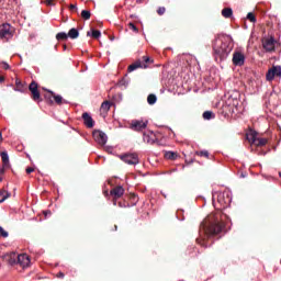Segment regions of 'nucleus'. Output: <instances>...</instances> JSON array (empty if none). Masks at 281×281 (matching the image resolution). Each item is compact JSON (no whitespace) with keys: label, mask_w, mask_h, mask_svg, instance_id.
I'll use <instances>...</instances> for the list:
<instances>
[{"label":"nucleus","mask_w":281,"mask_h":281,"mask_svg":"<svg viewBox=\"0 0 281 281\" xmlns=\"http://www.w3.org/2000/svg\"><path fill=\"white\" fill-rule=\"evenodd\" d=\"M64 49H67V45L66 44H64Z\"/></svg>","instance_id":"obj_49"},{"label":"nucleus","mask_w":281,"mask_h":281,"mask_svg":"<svg viewBox=\"0 0 281 281\" xmlns=\"http://www.w3.org/2000/svg\"><path fill=\"white\" fill-rule=\"evenodd\" d=\"M81 19H83L85 21H89V19H91V11L82 10L81 11Z\"/></svg>","instance_id":"obj_29"},{"label":"nucleus","mask_w":281,"mask_h":281,"mask_svg":"<svg viewBox=\"0 0 281 281\" xmlns=\"http://www.w3.org/2000/svg\"><path fill=\"white\" fill-rule=\"evenodd\" d=\"M157 14H159V16H164V14H166V9L164 7H159L157 10Z\"/></svg>","instance_id":"obj_35"},{"label":"nucleus","mask_w":281,"mask_h":281,"mask_svg":"<svg viewBox=\"0 0 281 281\" xmlns=\"http://www.w3.org/2000/svg\"><path fill=\"white\" fill-rule=\"evenodd\" d=\"M4 260H7L9 265H18L19 255H16L15 252H11L4 256Z\"/></svg>","instance_id":"obj_17"},{"label":"nucleus","mask_w":281,"mask_h":281,"mask_svg":"<svg viewBox=\"0 0 281 281\" xmlns=\"http://www.w3.org/2000/svg\"><path fill=\"white\" fill-rule=\"evenodd\" d=\"M25 89H27V87L23 82H21V80L16 79L15 80V91L23 92V91H25Z\"/></svg>","instance_id":"obj_24"},{"label":"nucleus","mask_w":281,"mask_h":281,"mask_svg":"<svg viewBox=\"0 0 281 281\" xmlns=\"http://www.w3.org/2000/svg\"><path fill=\"white\" fill-rule=\"evenodd\" d=\"M54 4V0H47V5H53Z\"/></svg>","instance_id":"obj_45"},{"label":"nucleus","mask_w":281,"mask_h":281,"mask_svg":"<svg viewBox=\"0 0 281 281\" xmlns=\"http://www.w3.org/2000/svg\"><path fill=\"white\" fill-rule=\"evenodd\" d=\"M111 196H114L113 204L115 205L117 199L124 196V187L117 186L110 191Z\"/></svg>","instance_id":"obj_13"},{"label":"nucleus","mask_w":281,"mask_h":281,"mask_svg":"<svg viewBox=\"0 0 281 281\" xmlns=\"http://www.w3.org/2000/svg\"><path fill=\"white\" fill-rule=\"evenodd\" d=\"M69 10H71V12H78V7H76V4H70Z\"/></svg>","instance_id":"obj_38"},{"label":"nucleus","mask_w":281,"mask_h":281,"mask_svg":"<svg viewBox=\"0 0 281 281\" xmlns=\"http://www.w3.org/2000/svg\"><path fill=\"white\" fill-rule=\"evenodd\" d=\"M82 120H83V124L85 126H87V128H93V126H95V121H93V117H91V115L89 113H83L82 114Z\"/></svg>","instance_id":"obj_16"},{"label":"nucleus","mask_w":281,"mask_h":281,"mask_svg":"<svg viewBox=\"0 0 281 281\" xmlns=\"http://www.w3.org/2000/svg\"><path fill=\"white\" fill-rule=\"evenodd\" d=\"M226 104H228V106L231 108V113H236L240 111V100H238V98L236 97H229L226 101Z\"/></svg>","instance_id":"obj_9"},{"label":"nucleus","mask_w":281,"mask_h":281,"mask_svg":"<svg viewBox=\"0 0 281 281\" xmlns=\"http://www.w3.org/2000/svg\"><path fill=\"white\" fill-rule=\"evenodd\" d=\"M57 278H65V273L58 272V273H57Z\"/></svg>","instance_id":"obj_44"},{"label":"nucleus","mask_w":281,"mask_h":281,"mask_svg":"<svg viewBox=\"0 0 281 281\" xmlns=\"http://www.w3.org/2000/svg\"><path fill=\"white\" fill-rule=\"evenodd\" d=\"M279 177L281 178V171L279 172Z\"/></svg>","instance_id":"obj_50"},{"label":"nucleus","mask_w":281,"mask_h":281,"mask_svg":"<svg viewBox=\"0 0 281 281\" xmlns=\"http://www.w3.org/2000/svg\"><path fill=\"white\" fill-rule=\"evenodd\" d=\"M195 155H198V157H205L206 159H210V151L207 150L195 151Z\"/></svg>","instance_id":"obj_31"},{"label":"nucleus","mask_w":281,"mask_h":281,"mask_svg":"<svg viewBox=\"0 0 281 281\" xmlns=\"http://www.w3.org/2000/svg\"><path fill=\"white\" fill-rule=\"evenodd\" d=\"M0 236L2 238H8L9 234L5 229H3L1 226H0Z\"/></svg>","instance_id":"obj_34"},{"label":"nucleus","mask_w":281,"mask_h":281,"mask_svg":"<svg viewBox=\"0 0 281 281\" xmlns=\"http://www.w3.org/2000/svg\"><path fill=\"white\" fill-rule=\"evenodd\" d=\"M146 126H148V122H144V121H132L131 123V128L132 131H144L146 128Z\"/></svg>","instance_id":"obj_14"},{"label":"nucleus","mask_w":281,"mask_h":281,"mask_svg":"<svg viewBox=\"0 0 281 281\" xmlns=\"http://www.w3.org/2000/svg\"><path fill=\"white\" fill-rule=\"evenodd\" d=\"M0 157L2 159V165H4V168H10V156H8V151H1Z\"/></svg>","instance_id":"obj_19"},{"label":"nucleus","mask_w":281,"mask_h":281,"mask_svg":"<svg viewBox=\"0 0 281 281\" xmlns=\"http://www.w3.org/2000/svg\"><path fill=\"white\" fill-rule=\"evenodd\" d=\"M132 201H134L135 203H137L139 201V198L136 194H132L131 195Z\"/></svg>","instance_id":"obj_40"},{"label":"nucleus","mask_w":281,"mask_h":281,"mask_svg":"<svg viewBox=\"0 0 281 281\" xmlns=\"http://www.w3.org/2000/svg\"><path fill=\"white\" fill-rule=\"evenodd\" d=\"M247 19L250 23H256V15L252 12L247 14Z\"/></svg>","instance_id":"obj_33"},{"label":"nucleus","mask_w":281,"mask_h":281,"mask_svg":"<svg viewBox=\"0 0 281 281\" xmlns=\"http://www.w3.org/2000/svg\"><path fill=\"white\" fill-rule=\"evenodd\" d=\"M57 41H67L69 38L68 34L65 32H60L56 34Z\"/></svg>","instance_id":"obj_30"},{"label":"nucleus","mask_w":281,"mask_h":281,"mask_svg":"<svg viewBox=\"0 0 281 281\" xmlns=\"http://www.w3.org/2000/svg\"><path fill=\"white\" fill-rule=\"evenodd\" d=\"M14 36V27L10 23L0 24V38L1 41H10Z\"/></svg>","instance_id":"obj_4"},{"label":"nucleus","mask_w":281,"mask_h":281,"mask_svg":"<svg viewBox=\"0 0 281 281\" xmlns=\"http://www.w3.org/2000/svg\"><path fill=\"white\" fill-rule=\"evenodd\" d=\"M233 14H234V11L232 10V8H224L222 10V16H224V19H232Z\"/></svg>","instance_id":"obj_22"},{"label":"nucleus","mask_w":281,"mask_h":281,"mask_svg":"<svg viewBox=\"0 0 281 281\" xmlns=\"http://www.w3.org/2000/svg\"><path fill=\"white\" fill-rule=\"evenodd\" d=\"M233 65L236 67H243V65H245V54L241 52H235L233 54Z\"/></svg>","instance_id":"obj_12"},{"label":"nucleus","mask_w":281,"mask_h":281,"mask_svg":"<svg viewBox=\"0 0 281 281\" xmlns=\"http://www.w3.org/2000/svg\"><path fill=\"white\" fill-rule=\"evenodd\" d=\"M232 52V48L229 47V42L227 38H215L213 42V53L215 56H218V58H226V56Z\"/></svg>","instance_id":"obj_2"},{"label":"nucleus","mask_w":281,"mask_h":281,"mask_svg":"<svg viewBox=\"0 0 281 281\" xmlns=\"http://www.w3.org/2000/svg\"><path fill=\"white\" fill-rule=\"evenodd\" d=\"M262 47L266 52H276V38L266 37L262 40Z\"/></svg>","instance_id":"obj_11"},{"label":"nucleus","mask_w":281,"mask_h":281,"mask_svg":"<svg viewBox=\"0 0 281 281\" xmlns=\"http://www.w3.org/2000/svg\"><path fill=\"white\" fill-rule=\"evenodd\" d=\"M276 76L278 78H281V67L280 66H273L272 68H270L268 70V72L266 74V80H268V82H271L273 80V78H276Z\"/></svg>","instance_id":"obj_10"},{"label":"nucleus","mask_w":281,"mask_h":281,"mask_svg":"<svg viewBox=\"0 0 281 281\" xmlns=\"http://www.w3.org/2000/svg\"><path fill=\"white\" fill-rule=\"evenodd\" d=\"M223 207H227V204L223 205Z\"/></svg>","instance_id":"obj_51"},{"label":"nucleus","mask_w":281,"mask_h":281,"mask_svg":"<svg viewBox=\"0 0 281 281\" xmlns=\"http://www.w3.org/2000/svg\"><path fill=\"white\" fill-rule=\"evenodd\" d=\"M221 199H223V195H220V196H218V202H220V203H221Z\"/></svg>","instance_id":"obj_47"},{"label":"nucleus","mask_w":281,"mask_h":281,"mask_svg":"<svg viewBox=\"0 0 281 281\" xmlns=\"http://www.w3.org/2000/svg\"><path fill=\"white\" fill-rule=\"evenodd\" d=\"M32 172H34V168L27 167L26 168V175H32Z\"/></svg>","instance_id":"obj_42"},{"label":"nucleus","mask_w":281,"mask_h":281,"mask_svg":"<svg viewBox=\"0 0 281 281\" xmlns=\"http://www.w3.org/2000/svg\"><path fill=\"white\" fill-rule=\"evenodd\" d=\"M128 27H130V30H133V32H139V30L137 29V26H136L135 24H133V23H130V24H128Z\"/></svg>","instance_id":"obj_37"},{"label":"nucleus","mask_w":281,"mask_h":281,"mask_svg":"<svg viewBox=\"0 0 281 281\" xmlns=\"http://www.w3.org/2000/svg\"><path fill=\"white\" fill-rule=\"evenodd\" d=\"M110 110H111V102L105 101L101 104L100 113H102L103 115H106V113H109Z\"/></svg>","instance_id":"obj_20"},{"label":"nucleus","mask_w":281,"mask_h":281,"mask_svg":"<svg viewBox=\"0 0 281 281\" xmlns=\"http://www.w3.org/2000/svg\"><path fill=\"white\" fill-rule=\"evenodd\" d=\"M144 142H147V144H155L154 139H150V136H144Z\"/></svg>","instance_id":"obj_36"},{"label":"nucleus","mask_w":281,"mask_h":281,"mask_svg":"<svg viewBox=\"0 0 281 281\" xmlns=\"http://www.w3.org/2000/svg\"><path fill=\"white\" fill-rule=\"evenodd\" d=\"M3 82H5V77L0 75V85L3 83Z\"/></svg>","instance_id":"obj_43"},{"label":"nucleus","mask_w":281,"mask_h":281,"mask_svg":"<svg viewBox=\"0 0 281 281\" xmlns=\"http://www.w3.org/2000/svg\"><path fill=\"white\" fill-rule=\"evenodd\" d=\"M114 229H115V232H117V225H114Z\"/></svg>","instance_id":"obj_48"},{"label":"nucleus","mask_w":281,"mask_h":281,"mask_svg":"<svg viewBox=\"0 0 281 281\" xmlns=\"http://www.w3.org/2000/svg\"><path fill=\"white\" fill-rule=\"evenodd\" d=\"M267 142H268L267 138L257 137L254 146H267Z\"/></svg>","instance_id":"obj_28"},{"label":"nucleus","mask_w":281,"mask_h":281,"mask_svg":"<svg viewBox=\"0 0 281 281\" xmlns=\"http://www.w3.org/2000/svg\"><path fill=\"white\" fill-rule=\"evenodd\" d=\"M92 137L100 146H104L109 139L106 134L100 130H94L92 132Z\"/></svg>","instance_id":"obj_8"},{"label":"nucleus","mask_w":281,"mask_h":281,"mask_svg":"<svg viewBox=\"0 0 281 281\" xmlns=\"http://www.w3.org/2000/svg\"><path fill=\"white\" fill-rule=\"evenodd\" d=\"M29 91H31V98L34 102H43L41 92L38 91V83L36 81H32L29 85Z\"/></svg>","instance_id":"obj_6"},{"label":"nucleus","mask_w":281,"mask_h":281,"mask_svg":"<svg viewBox=\"0 0 281 281\" xmlns=\"http://www.w3.org/2000/svg\"><path fill=\"white\" fill-rule=\"evenodd\" d=\"M1 142H3V136H2V134L0 132V144H1Z\"/></svg>","instance_id":"obj_46"},{"label":"nucleus","mask_w":281,"mask_h":281,"mask_svg":"<svg viewBox=\"0 0 281 281\" xmlns=\"http://www.w3.org/2000/svg\"><path fill=\"white\" fill-rule=\"evenodd\" d=\"M80 36V32L77 29H70L68 32V38L76 40Z\"/></svg>","instance_id":"obj_23"},{"label":"nucleus","mask_w":281,"mask_h":281,"mask_svg":"<svg viewBox=\"0 0 281 281\" xmlns=\"http://www.w3.org/2000/svg\"><path fill=\"white\" fill-rule=\"evenodd\" d=\"M120 159L128 166H137L139 164V156L137 154H124L120 156Z\"/></svg>","instance_id":"obj_7"},{"label":"nucleus","mask_w":281,"mask_h":281,"mask_svg":"<svg viewBox=\"0 0 281 281\" xmlns=\"http://www.w3.org/2000/svg\"><path fill=\"white\" fill-rule=\"evenodd\" d=\"M223 229H225L223 213L218 211L209 215L200 225V238L196 239V244L201 245V247H207L205 239L210 238V236H218Z\"/></svg>","instance_id":"obj_1"},{"label":"nucleus","mask_w":281,"mask_h":281,"mask_svg":"<svg viewBox=\"0 0 281 281\" xmlns=\"http://www.w3.org/2000/svg\"><path fill=\"white\" fill-rule=\"evenodd\" d=\"M155 60L148 56H143L140 59L136 60L134 64L130 65L127 71H135V69H148Z\"/></svg>","instance_id":"obj_3"},{"label":"nucleus","mask_w":281,"mask_h":281,"mask_svg":"<svg viewBox=\"0 0 281 281\" xmlns=\"http://www.w3.org/2000/svg\"><path fill=\"white\" fill-rule=\"evenodd\" d=\"M16 265H20V267H22V269L30 267V256H27L25 254L18 255V263Z\"/></svg>","instance_id":"obj_15"},{"label":"nucleus","mask_w":281,"mask_h":281,"mask_svg":"<svg viewBox=\"0 0 281 281\" xmlns=\"http://www.w3.org/2000/svg\"><path fill=\"white\" fill-rule=\"evenodd\" d=\"M11 193L8 192L7 190H0V203H3L7 199H10Z\"/></svg>","instance_id":"obj_25"},{"label":"nucleus","mask_w":281,"mask_h":281,"mask_svg":"<svg viewBox=\"0 0 281 281\" xmlns=\"http://www.w3.org/2000/svg\"><path fill=\"white\" fill-rule=\"evenodd\" d=\"M258 138V133L250 131L246 134V139L249 142V144H256V139Z\"/></svg>","instance_id":"obj_18"},{"label":"nucleus","mask_w":281,"mask_h":281,"mask_svg":"<svg viewBox=\"0 0 281 281\" xmlns=\"http://www.w3.org/2000/svg\"><path fill=\"white\" fill-rule=\"evenodd\" d=\"M179 154L177 151H166L165 153V159H169L170 161H175L178 159Z\"/></svg>","instance_id":"obj_21"},{"label":"nucleus","mask_w":281,"mask_h":281,"mask_svg":"<svg viewBox=\"0 0 281 281\" xmlns=\"http://www.w3.org/2000/svg\"><path fill=\"white\" fill-rule=\"evenodd\" d=\"M147 102H148V104H155L156 102H157V95H155V94H149L148 97H147Z\"/></svg>","instance_id":"obj_32"},{"label":"nucleus","mask_w":281,"mask_h":281,"mask_svg":"<svg viewBox=\"0 0 281 281\" xmlns=\"http://www.w3.org/2000/svg\"><path fill=\"white\" fill-rule=\"evenodd\" d=\"M2 69H5V70L10 69V65H8V63L3 61Z\"/></svg>","instance_id":"obj_41"},{"label":"nucleus","mask_w":281,"mask_h":281,"mask_svg":"<svg viewBox=\"0 0 281 281\" xmlns=\"http://www.w3.org/2000/svg\"><path fill=\"white\" fill-rule=\"evenodd\" d=\"M202 116L204 120H214L216 117L212 111H205Z\"/></svg>","instance_id":"obj_27"},{"label":"nucleus","mask_w":281,"mask_h":281,"mask_svg":"<svg viewBox=\"0 0 281 281\" xmlns=\"http://www.w3.org/2000/svg\"><path fill=\"white\" fill-rule=\"evenodd\" d=\"M8 168L10 167H5L4 165H2V168L0 169V175H5V170H8Z\"/></svg>","instance_id":"obj_39"},{"label":"nucleus","mask_w":281,"mask_h":281,"mask_svg":"<svg viewBox=\"0 0 281 281\" xmlns=\"http://www.w3.org/2000/svg\"><path fill=\"white\" fill-rule=\"evenodd\" d=\"M87 36H92V38H100L102 36V33L99 30H92L91 32H87Z\"/></svg>","instance_id":"obj_26"},{"label":"nucleus","mask_w":281,"mask_h":281,"mask_svg":"<svg viewBox=\"0 0 281 281\" xmlns=\"http://www.w3.org/2000/svg\"><path fill=\"white\" fill-rule=\"evenodd\" d=\"M43 90L46 91L44 99L46 100L47 104H54V102H56L58 105H60L63 102H67L60 94H56L54 91L47 90L45 88H43Z\"/></svg>","instance_id":"obj_5"}]
</instances>
